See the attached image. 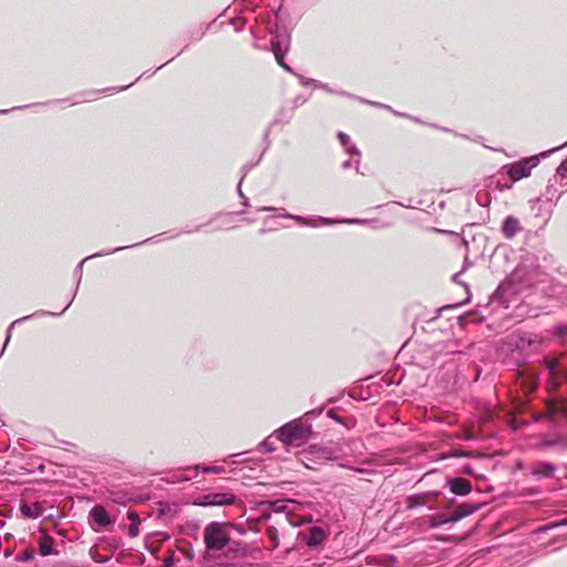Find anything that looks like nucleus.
<instances>
[{
  "instance_id": "f257e3e1",
  "label": "nucleus",
  "mask_w": 567,
  "mask_h": 567,
  "mask_svg": "<svg viewBox=\"0 0 567 567\" xmlns=\"http://www.w3.org/2000/svg\"><path fill=\"white\" fill-rule=\"evenodd\" d=\"M233 523L212 522L204 529L203 540L205 544L204 558H215L220 551H235L237 543L231 542L228 527H235Z\"/></svg>"
},
{
  "instance_id": "f03ea898",
  "label": "nucleus",
  "mask_w": 567,
  "mask_h": 567,
  "mask_svg": "<svg viewBox=\"0 0 567 567\" xmlns=\"http://www.w3.org/2000/svg\"><path fill=\"white\" fill-rule=\"evenodd\" d=\"M275 434L276 439L285 445H300L310 436L311 427L300 420H293L277 430Z\"/></svg>"
},
{
  "instance_id": "7ed1b4c3",
  "label": "nucleus",
  "mask_w": 567,
  "mask_h": 567,
  "mask_svg": "<svg viewBox=\"0 0 567 567\" xmlns=\"http://www.w3.org/2000/svg\"><path fill=\"white\" fill-rule=\"evenodd\" d=\"M538 163V156H530L519 162L504 165L499 171V175L506 174L512 183H514L529 176L532 168L536 167Z\"/></svg>"
},
{
  "instance_id": "20e7f679",
  "label": "nucleus",
  "mask_w": 567,
  "mask_h": 567,
  "mask_svg": "<svg viewBox=\"0 0 567 567\" xmlns=\"http://www.w3.org/2000/svg\"><path fill=\"white\" fill-rule=\"evenodd\" d=\"M235 498L231 493H209L199 496L194 504L198 506H224L234 504Z\"/></svg>"
},
{
  "instance_id": "39448f33",
  "label": "nucleus",
  "mask_w": 567,
  "mask_h": 567,
  "mask_svg": "<svg viewBox=\"0 0 567 567\" xmlns=\"http://www.w3.org/2000/svg\"><path fill=\"white\" fill-rule=\"evenodd\" d=\"M440 495L439 491H430L425 493L412 494L406 497L405 504L408 509L425 506L435 501Z\"/></svg>"
},
{
  "instance_id": "423d86ee",
  "label": "nucleus",
  "mask_w": 567,
  "mask_h": 567,
  "mask_svg": "<svg viewBox=\"0 0 567 567\" xmlns=\"http://www.w3.org/2000/svg\"><path fill=\"white\" fill-rule=\"evenodd\" d=\"M520 279L519 270H514L504 281L501 282L495 295L504 296L517 293L519 289L515 286Z\"/></svg>"
},
{
  "instance_id": "0eeeda50",
  "label": "nucleus",
  "mask_w": 567,
  "mask_h": 567,
  "mask_svg": "<svg viewBox=\"0 0 567 567\" xmlns=\"http://www.w3.org/2000/svg\"><path fill=\"white\" fill-rule=\"evenodd\" d=\"M446 485L453 494L460 496H465L472 491L471 482L462 477L449 478Z\"/></svg>"
},
{
  "instance_id": "6e6552de",
  "label": "nucleus",
  "mask_w": 567,
  "mask_h": 567,
  "mask_svg": "<svg viewBox=\"0 0 567 567\" xmlns=\"http://www.w3.org/2000/svg\"><path fill=\"white\" fill-rule=\"evenodd\" d=\"M481 507L480 504H468V503H462L457 505L454 511L450 514V520L452 523H456L473 513H475Z\"/></svg>"
},
{
  "instance_id": "1a4fd4ad",
  "label": "nucleus",
  "mask_w": 567,
  "mask_h": 567,
  "mask_svg": "<svg viewBox=\"0 0 567 567\" xmlns=\"http://www.w3.org/2000/svg\"><path fill=\"white\" fill-rule=\"evenodd\" d=\"M501 231L506 239L514 238L518 233L522 231V226L518 218L514 216H507L502 224Z\"/></svg>"
},
{
  "instance_id": "9d476101",
  "label": "nucleus",
  "mask_w": 567,
  "mask_h": 567,
  "mask_svg": "<svg viewBox=\"0 0 567 567\" xmlns=\"http://www.w3.org/2000/svg\"><path fill=\"white\" fill-rule=\"evenodd\" d=\"M270 44H271V51L274 53H287V51L289 50V44H290V37L288 34H286L285 32L281 33L278 30H276Z\"/></svg>"
},
{
  "instance_id": "9b49d317",
  "label": "nucleus",
  "mask_w": 567,
  "mask_h": 567,
  "mask_svg": "<svg viewBox=\"0 0 567 567\" xmlns=\"http://www.w3.org/2000/svg\"><path fill=\"white\" fill-rule=\"evenodd\" d=\"M556 466L549 462H538L530 467V475L539 478L554 476Z\"/></svg>"
},
{
  "instance_id": "f8f14e48",
  "label": "nucleus",
  "mask_w": 567,
  "mask_h": 567,
  "mask_svg": "<svg viewBox=\"0 0 567 567\" xmlns=\"http://www.w3.org/2000/svg\"><path fill=\"white\" fill-rule=\"evenodd\" d=\"M258 507L262 511V515L266 518L270 517V511L276 513H284L287 509L286 501H264L258 504Z\"/></svg>"
},
{
  "instance_id": "ddd939ff",
  "label": "nucleus",
  "mask_w": 567,
  "mask_h": 567,
  "mask_svg": "<svg viewBox=\"0 0 567 567\" xmlns=\"http://www.w3.org/2000/svg\"><path fill=\"white\" fill-rule=\"evenodd\" d=\"M536 341V336L528 332H518L515 334H512L511 337V344L515 346L516 348L524 350L528 347H530Z\"/></svg>"
},
{
  "instance_id": "4468645a",
  "label": "nucleus",
  "mask_w": 567,
  "mask_h": 567,
  "mask_svg": "<svg viewBox=\"0 0 567 567\" xmlns=\"http://www.w3.org/2000/svg\"><path fill=\"white\" fill-rule=\"evenodd\" d=\"M279 216L284 217V218L295 219L298 223H301L303 225L311 226V227H317V226H319V224L330 225V224L334 223V220H331V219H328V218H323V217H320L318 219H308V218H303L301 216L292 215V214H289V213H280Z\"/></svg>"
},
{
  "instance_id": "2eb2a0df",
  "label": "nucleus",
  "mask_w": 567,
  "mask_h": 567,
  "mask_svg": "<svg viewBox=\"0 0 567 567\" xmlns=\"http://www.w3.org/2000/svg\"><path fill=\"white\" fill-rule=\"evenodd\" d=\"M90 517L101 527H105L112 524V519L102 505H95L90 511Z\"/></svg>"
},
{
  "instance_id": "dca6fc26",
  "label": "nucleus",
  "mask_w": 567,
  "mask_h": 567,
  "mask_svg": "<svg viewBox=\"0 0 567 567\" xmlns=\"http://www.w3.org/2000/svg\"><path fill=\"white\" fill-rule=\"evenodd\" d=\"M326 537H327V534L323 530V528H321L319 526H312L309 529V534H308L306 544L308 547L315 548V547L321 545L323 543V540L326 539Z\"/></svg>"
},
{
  "instance_id": "f3484780",
  "label": "nucleus",
  "mask_w": 567,
  "mask_h": 567,
  "mask_svg": "<svg viewBox=\"0 0 567 567\" xmlns=\"http://www.w3.org/2000/svg\"><path fill=\"white\" fill-rule=\"evenodd\" d=\"M20 511L24 517L35 519L43 514V506L39 502L32 503V504H29L27 502H21Z\"/></svg>"
},
{
  "instance_id": "a211bd4d",
  "label": "nucleus",
  "mask_w": 567,
  "mask_h": 567,
  "mask_svg": "<svg viewBox=\"0 0 567 567\" xmlns=\"http://www.w3.org/2000/svg\"><path fill=\"white\" fill-rule=\"evenodd\" d=\"M544 363L550 373L549 386L553 389L558 388L560 380L558 377L559 361L555 359L545 358Z\"/></svg>"
},
{
  "instance_id": "6ab92c4d",
  "label": "nucleus",
  "mask_w": 567,
  "mask_h": 567,
  "mask_svg": "<svg viewBox=\"0 0 567 567\" xmlns=\"http://www.w3.org/2000/svg\"><path fill=\"white\" fill-rule=\"evenodd\" d=\"M38 544H39V553L42 556H49L54 553L53 551L54 539L51 536H49L48 534L41 535L38 540Z\"/></svg>"
},
{
  "instance_id": "aec40b11",
  "label": "nucleus",
  "mask_w": 567,
  "mask_h": 567,
  "mask_svg": "<svg viewBox=\"0 0 567 567\" xmlns=\"http://www.w3.org/2000/svg\"><path fill=\"white\" fill-rule=\"evenodd\" d=\"M540 447H557L560 451H567V436L558 435L555 439H546L540 443Z\"/></svg>"
},
{
  "instance_id": "412c9836",
  "label": "nucleus",
  "mask_w": 567,
  "mask_h": 567,
  "mask_svg": "<svg viewBox=\"0 0 567 567\" xmlns=\"http://www.w3.org/2000/svg\"><path fill=\"white\" fill-rule=\"evenodd\" d=\"M127 518L131 522V524L128 525V528H127L128 536L132 538L137 537L138 533H140L138 526L141 524L138 514L134 511H130L127 513Z\"/></svg>"
},
{
  "instance_id": "4be33fe9",
  "label": "nucleus",
  "mask_w": 567,
  "mask_h": 567,
  "mask_svg": "<svg viewBox=\"0 0 567 567\" xmlns=\"http://www.w3.org/2000/svg\"><path fill=\"white\" fill-rule=\"evenodd\" d=\"M338 138L340 141V143L342 144V146L346 147L347 150V153L351 156H360V151L354 146V145H351L350 144V137L349 135H347L346 133L343 132H339L338 133Z\"/></svg>"
},
{
  "instance_id": "5701e85b",
  "label": "nucleus",
  "mask_w": 567,
  "mask_h": 567,
  "mask_svg": "<svg viewBox=\"0 0 567 567\" xmlns=\"http://www.w3.org/2000/svg\"><path fill=\"white\" fill-rule=\"evenodd\" d=\"M449 523H452V520H450V514H435L429 517V526L431 528H436Z\"/></svg>"
},
{
  "instance_id": "b1692460",
  "label": "nucleus",
  "mask_w": 567,
  "mask_h": 567,
  "mask_svg": "<svg viewBox=\"0 0 567 567\" xmlns=\"http://www.w3.org/2000/svg\"><path fill=\"white\" fill-rule=\"evenodd\" d=\"M109 498L116 504L125 505L131 501V497L127 495V493L123 491H111Z\"/></svg>"
},
{
  "instance_id": "393cba45",
  "label": "nucleus",
  "mask_w": 567,
  "mask_h": 567,
  "mask_svg": "<svg viewBox=\"0 0 567 567\" xmlns=\"http://www.w3.org/2000/svg\"><path fill=\"white\" fill-rule=\"evenodd\" d=\"M135 245H132V246H126V248H130V247H134ZM122 249H125V247H117V248H114L110 251H105V252H96L92 256H89L86 257L85 259H83L76 267V274H79V279L81 278V275H82V266L84 264V261L89 258H93V257H97V256H104V255H109V254H112V252H115V251H118V250H122ZM80 282V280L78 281V284Z\"/></svg>"
},
{
  "instance_id": "a878e982",
  "label": "nucleus",
  "mask_w": 567,
  "mask_h": 567,
  "mask_svg": "<svg viewBox=\"0 0 567 567\" xmlns=\"http://www.w3.org/2000/svg\"><path fill=\"white\" fill-rule=\"evenodd\" d=\"M34 558V549L33 548H27L21 554H18L16 559L18 561H30Z\"/></svg>"
},
{
  "instance_id": "bb28decb",
  "label": "nucleus",
  "mask_w": 567,
  "mask_h": 567,
  "mask_svg": "<svg viewBox=\"0 0 567 567\" xmlns=\"http://www.w3.org/2000/svg\"><path fill=\"white\" fill-rule=\"evenodd\" d=\"M266 534L269 538L272 540V548L278 547L279 545V538H278V532L275 527H268L266 529Z\"/></svg>"
},
{
  "instance_id": "cd10ccee",
  "label": "nucleus",
  "mask_w": 567,
  "mask_h": 567,
  "mask_svg": "<svg viewBox=\"0 0 567 567\" xmlns=\"http://www.w3.org/2000/svg\"><path fill=\"white\" fill-rule=\"evenodd\" d=\"M261 447L266 451V452H272L276 450L275 447V441L272 439V436H269L267 437L262 443H261Z\"/></svg>"
},
{
  "instance_id": "c85d7f7f",
  "label": "nucleus",
  "mask_w": 567,
  "mask_h": 567,
  "mask_svg": "<svg viewBox=\"0 0 567 567\" xmlns=\"http://www.w3.org/2000/svg\"><path fill=\"white\" fill-rule=\"evenodd\" d=\"M285 54H286V53H274V55H275V58H276L277 63H278L281 68H284L286 71H288V72L292 73L291 68H290L288 64H286V63H285V61H284V56H285Z\"/></svg>"
},
{
  "instance_id": "c756f323",
  "label": "nucleus",
  "mask_w": 567,
  "mask_h": 567,
  "mask_svg": "<svg viewBox=\"0 0 567 567\" xmlns=\"http://www.w3.org/2000/svg\"><path fill=\"white\" fill-rule=\"evenodd\" d=\"M175 563L174 551L168 550L166 557L163 560V567H173Z\"/></svg>"
},
{
  "instance_id": "7c9ffc66",
  "label": "nucleus",
  "mask_w": 567,
  "mask_h": 567,
  "mask_svg": "<svg viewBox=\"0 0 567 567\" xmlns=\"http://www.w3.org/2000/svg\"><path fill=\"white\" fill-rule=\"evenodd\" d=\"M567 333V323L558 324L554 329V334L556 337H563Z\"/></svg>"
},
{
  "instance_id": "2f4dec72",
  "label": "nucleus",
  "mask_w": 567,
  "mask_h": 567,
  "mask_svg": "<svg viewBox=\"0 0 567 567\" xmlns=\"http://www.w3.org/2000/svg\"><path fill=\"white\" fill-rule=\"evenodd\" d=\"M204 472L219 474L224 473L225 470L223 466H206L204 467Z\"/></svg>"
},
{
  "instance_id": "473e14b6",
  "label": "nucleus",
  "mask_w": 567,
  "mask_h": 567,
  "mask_svg": "<svg viewBox=\"0 0 567 567\" xmlns=\"http://www.w3.org/2000/svg\"><path fill=\"white\" fill-rule=\"evenodd\" d=\"M339 221L347 223V224H368V223H371L372 220L352 218V219H342Z\"/></svg>"
},
{
  "instance_id": "72a5a7b5",
  "label": "nucleus",
  "mask_w": 567,
  "mask_h": 567,
  "mask_svg": "<svg viewBox=\"0 0 567 567\" xmlns=\"http://www.w3.org/2000/svg\"><path fill=\"white\" fill-rule=\"evenodd\" d=\"M557 174L563 177L567 175V158L558 166Z\"/></svg>"
},
{
  "instance_id": "f704fd0d",
  "label": "nucleus",
  "mask_w": 567,
  "mask_h": 567,
  "mask_svg": "<svg viewBox=\"0 0 567 567\" xmlns=\"http://www.w3.org/2000/svg\"><path fill=\"white\" fill-rule=\"evenodd\" d=\"M513 183L512 181L509 183H502L501 181H497L496 188L501 192L512 188Z\"/></svg>"
},
{
  "instance_id": "c9c22d12",
  "label": "nucleus",
  "mask_w": 567,
  "mask_h": 567,
  "mask_svg": "<svg viewBox=\"0 0 567 567\" xmlns=\"http://www.w3.org/2000/svg\"><path fill=\"white\" fill-rule=\"evenodd\" d=\"M37 315H38V313H34V316H37ZM32 317H33V315H32ZM30 318H31V316H27V317H23V318H21V319H19V320H16L14 322H12V323L10 324V327H9V329H8V336H7L6 343H8V341L10 340V331H11V329L13 328V326H14L16 323L20 322V321H23V320H27V319H30Z\"/></svg>"
},
{
  "instance_id": "e433bc0d",
  "label": "nucleus",
  "mask_w": 567,
  "mask_h": 567,
  "mask_svg": "<svg viewBox=\"0 0 567 567\" xmlns=\"http://www.w3.org/2000/svg\"><path fill=\"white\" fill-rule=\"evenodd\" d=\"M94 560L97 561V563H106V561L110 560V557H107V556H99V557H95Z\"/></svg>"
},
{
  "instance_id": "4c0bfd02",
  "label": "nucleus",
  "mask_w": 567,
  "mask_h": 567,
  "mask_svg": "<svg viewBox=\"0 0 567 567\" xmlns=\"http://www.w3.org/2000/svg\"><path fill=\"white\" fill-rule=\"evenodd\" d=\"M258 210H259V212H275V210H278V209H277V208H275V207H266V206H265V207H260ZM280 210H282V212H284L285 209H282V208H281Z\"/></svg>"
},
{
  "instance_id": "58836bf2",
  "label": "nucleus",
  "mask_w": 567,
  "mask_h": 567,
  "mask_svg": "<svg viewBox=\"0 0 567 567\" xmlns=\"http://www.w3.org/2000/svg\"><path fill=\"white\" fill-rule=\"evenodd\" d=\"M464 439L465 440H474L475 439V434L473 432H471V431H466L464 433Z\"/></svg>"
},
{
  "instance_id": "ea45409f",
  "label": "nucleus",
  "mask_w": 567,
  "mask_h": 567,
  "mask_svg": "<svg viewBox=\"0 0 567 567\" xmlns=\"http://www.w3.org/2000/svg\"><path fill=\"white\" fill-rule=\"evenodd\" d=\"M243 176H245V174H244ZM243 179H244V177H241V179H240V182H239V184H238V187H237L238 195H239L241 198H244V197H245V195H244V193H243V190H241V183H243Z\"/></svg>"
},
{
  "instance_id": "a19ab883",
  "label": "nucleus",
  "mask_w": 567,
  "mask_h": 567,
  "mask_svg": "<svg viewBox=\"0 0 567 567\" xmlns=\"http://www.w3.org/2000/svg\"><path fill=\"white\" fill-rule=\"evenodd\" d=\"M328 415H329L330 417L334 419L336 421L341 422L340 416H338L333 411H329V412H328Z\"/></svg>"
},
{
  "instance_id": "79ce46f5",
  "label": "nucleus",
  "mask_w": 567,
  "mask_h": 567,
  "mask_svg": "<svg viewBox=\"0 0 567 567\" xmlns=\"http://www.w3.org/2000/svg\"><path fill=\"white\" fill-rule=\"evenodd\" d=\"M70 303H71V302H69L68 305H65V308L61 311V313H62V312H64V311L69 308ZM44 313H45V312H41V315H44ZM47 313H48V315H51V316L60 315V312H59V313H54V312H47Z\"/></svg>"
},
{
  "instance_id": "37998d69",
  "label": "nucleus",
  "mask_w": 567,
  "mask_h": 567,
  "mask_svg": "<svg viewBox=\"0 0 567 567\" xmlns=\"http://www.w3.org/2000/svg\"><path fill=\"white\" fill-rule=\"evenodd\" d=\"M558 148H559V147H556V148H554V150H551V151L544 152V153H542V154H540V156H542V157H546L548 154H550V153L555 152V151H556V150H558Z\"/></svg>"
},
{
  "instance_id": "c03bdc74",
  "label": "nucleus",
  "mask_w": 567,
  "mask_h": 567,
  "mask_svg": "<svg viewBox=\"0 0 567 567\" xmlns=\"http://www.w3.org/2000/svg\"><path fill=\"white\" fill-rule=\"evenodd\" d=\"M342 167L343 168H350L351 167V161H346L343 164H342Z\"/></svg>"
},
{
  "instance_id": "a18cd8bd",
  "label": "nucleus",
  "mask_w": 567,
  "mask_h": 567,
  "mask_svg": "<svg viewBox=\"0 0 567 567\" xmlns=\"http://www.w3.org/2000/svg\"><path fill=\"white\" fill-rule=\"evenodd\" d=\"M182 551L185 554L187 559H189V560L193 559V554L186 553L184 549H182Z\"/></svg>"
},
{
  "instance_id": "49530a36",
  "label": "nucleus",
  "mask_w": 567,
  "mask_h": 567,
  "mask_svg": "<svg viewBox=\"0 0 567 567\" xmlns=\"http://www.w3.org/2000/svg\"><path fill=\"white\" fill-rule=\"evenodd\" d=\"M460 276H461V272L455 274V275L453 276V280H454L455 282H460V278H458Z\"/></svg>"
},
{
  "instance_id": "de8ad7c7",
  "label": "nucleus",
  "mask_w": 567,
  "mask_h": 567,
  "mask_svg": "<svg viewBox=\"0 0 567 567\" xmlns=\"http://www.w3.org/2000/svg\"><path fill=\"white\" fill-rule=\"evenodd\" d=\"M243 205L244 206H248L249 205V200H248V198L246 196L243 198Z\"/></svg>"
},
{
  "instance_id": "09e8293b",
  "label": "nucleus",
  "mask_w": 567,
  "mask_h": 567,
  "mask_svg": "<svg viewBox=\"0 0 567 567\" xmlns=\"http://www.w3.org/2000/svg\"><path fill=\"white\" fill-rule=\"evenodd\" d=\"M300 81L303 85H306L308 82L305 81V78L300 76Z\"/></svg>"
},
{
  "instance_id": "8fccbe9b",
  "label": "nucleus",
  "mask_w": 567,
  "mask_h": 567,
  "mask_svg": "<svg viewBox=\"0 0 567 567\" xmlns=\"http://www.w3.org/2000/svg\"><path fill=\"white\" fill-rule=\"evenodd\" d=\"M248 169H249V166H248V165H245V166H244L245 174L248 172Z\"/></svg>"
},
{
  "instance_id": "3c124183",
  "label": "nucleus",
  "mask_w": 567,
  "mask_h": 567,
  "mask_svg": "<svg viewBox=\"0 0 567 567\" xmlns=\"http://www.w3.org/2000/svg\"><path fill=\"white\" fill-rule=\"evenodd\" d=\"M8 112H9L8 110H0V114H6Z\"/></svg>"
},
{
  "instance_id": "603ef678",
  "label": "nucleus",
  "mask_w": 567,
  "mask_h": 567,
  "mask_svg": "<svg viewBox=\"0 0 567 567\" xmlns=\"http://www.w3.org/2000/svg\"><path fill=\"white\" fill-rule=\"evenodd\" d=\"M125 89H127V86H122V87H120V91H123Z\"/></svg>"
},
{
  "instance_id": "864d4df0",
  "label": "nucleus",
  "mask_w": 567,
  "mask_h": 567,
  "mask_svg": "<svg viewBox=\"0 0 567 567\" xmlns=\"http://www.w3.org/2000/svg\"><path fill=\"white\" fill-rule=\"evenodd\" d=\"M564 377H567V372L566 371H561Z\"/></svg>"
},
{
  "instance_id": "5fc2aeb1",
  "label": "nucleus",
  "mask_w": 567,
  "mask_h": 567,
  "mask_svg": "<svg viewBox=\"0 0 567 567\" xmlns=\"http://www.w3.org/2000/svg\"><path fill=\"white\" fill-rule=\"evenodd\" d=\"M563 525L567 524V518L561 522Z\"/></svg>"
},
{
  "instance_id": "6e6d98bb",
  "label": "nucleus",
  "mask_w": 567,
  "mask_h": 567,
  "mask_svg": "<svg viewBox=\"0 0 567 567\" xmlns=\"http://www.w3.org/2000/svg\"><path fill=\"white\" fill-rule=\"evenodd\" d=\"M565 145H567V142H565V144H561V147H565ZM560 148V146H558Z\"/></svg>"
},
{
  "instance_id": "4d7b16f0",
  "label": "nucleus",
  "mask_w": 567,
  "mask_h": 567,
  "mask_svg": "<svg viewBox=\"0 0 567 567\" xmlns=\"http://www.w3.org/2000/svg\"><path fill=\"white\" fill-rule=\"evenodd\" d=\"M565 145H567V142H565V144H561V147H565ZM560 148V146H558Z\"/></svg>"
},
{
  "instance_id": "13d9d810",
  "label": "nucleus",
  "mask_w": 567,
  "mask_h": 567,
  "mask_svg": "<svg viewBox=\"0 0 567 567\" xmlns=\"http://www.w3.org/2000/svg\"><path fill=\"white\" fill-rule=\"evenodd\" d=\"M225 567H235V566H225Z\"/></svg>"
}]
</instances>
